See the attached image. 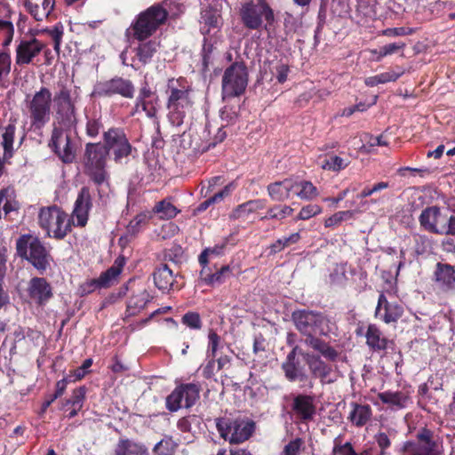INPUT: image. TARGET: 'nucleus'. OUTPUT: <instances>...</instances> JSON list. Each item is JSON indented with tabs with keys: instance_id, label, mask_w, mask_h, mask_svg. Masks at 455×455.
Here are the masks:
<instances>
[{
	"instance_id": "obj_1",
	"label": "nucleus",
	"mask_w": 455,
	"mask_h": 455,
	"mask_svg": "<svg viewBox=\"0 0 455 455\" xmlns=\"http://www.w3.org/2000/svg\"><path fill=\"white\" fill-rule=\"evenodd\" d=\"M165 94L169 122L174 126L182 125L194 106L190 83L182 76L168 79Z\"/></svg>"
},
{
	"instance_id": "obj_2",
	"label": "nucleus",
	"mask_w": 455,
	"mask_h": 455,
	"mask_svg": "<svg viewBox=\"0 0 455 455\" xmlns=\"http://www.w3.org/2000/svg\"><path fill=\"white\" fill-rule=\"evenodd\" d=\"M215 426L220 437L232 445L245 443L256 431V422L247 417H219Z\"/></svg>"
},
{
	"instance_id": "obj_3",
	"label": "nucleus",
	"mask_w": 455,
	"mask_h": 455,
	"mask_svg": "<svg viewBox=\"0 0 455 455\" xmlns=\"http://www.w3.org/2000/svg\"><path fill=\"white\" fill-rule=\"evenodd\" d=\"M37 222L46 236L56 240L64 239L72 231V220L56 204L39 209Z\"/></svg>"
},
{
	"instance_id": "obj_4",
	"label": "nucleus",
	"mask_w": 455,
	"mask_h": 455,
	"mask_svg": "<svg viewBox=\"0 0 455 455\" xmlns=\"http://www.w3.org/2000/svg\"><path fill=\"white\" fill-rule=\"evenodd\" d=\"M108 156V151L101 146V142L85 144L82 158L84 173L98 186L108 179L106 170Z\"/></svg>"
},
{
	"instance_id": "obj_5",
	"label": "nucleus",
	"mask_w": 455,
	"mask_h": 455,
	"mask_svg": "<svg viewBox=\"0 0 455 455\" xmlns=\"http://www.w3.org/2000/svg\"><path fill=\"white\" fill-rule=\"evenodd\" d=\"M52 101L55 109L54 124L76 126V99L73 96L71 85L68 84L67 80L57 82Z\"/></svg>"
},
{
	"instance_id": "obj_6",
	"label": "nucleus",
	"mask_w": 455,
	"mask_h": 455,
	"mask_svg": "<svg viewBox=\"0 0 455 455\" xmlns=\"http://www.w3.org/2000/svg\"><path fill=\"white\" fill-rule=\"evenodd\" d=\"M17 255L28 260L42 275L50 267L52 256L38 237L21 235L16 241Z\"/></svg>"
},
{
	"instance_id": "obj_7",
	"label": "nucleus",
	"mask_w": 455,
	"mask_h": 455,
	"mask_svg": "<svg viewBox=\"0 0 455 455\" xmlns=\"http://www.w3.org/2000/svg\"><path fill=\"white\" fill-rule=\"evenodd\" d=\"M168 15V12L159 4L141 12L131 25L133 38L145 41L165 23Z\"/></svg>"
},
{
	"instance_id": "obj_8",
	"label": "nucleus",
	"mask_w": 455,
	"mask_h": 455,
	"mask_svg": "<svg viewBox=\"0 0 455 455\" xmlns=\"http://www.w3.org/2000/svg\"><path fill=\"white\" fill-rule=\"evenodd\" d=\"M76 126H65L53 124L51 139L48 142L50 149L66 164L75 162L76 157V143L72 131Z\"/></svg>"
},
{
	"instance_id": "obj_9",
	"label": "nucleus",
	"mask_w": 455,
	"mask_h": 455,
	"mask_svg": "<svg viewBox=\"0 0 455 455\" xmlns=\"http://www.w3.org/2000/svg\"><path fill=\"white\" fill-rule=\"evenodd\" d=\"M52 102V94L44 86L36 92L31 100L27 102L30 131L40 132L49 123Z\"/></svg>"
},
{
	"instance_id": "obj_10",
	"label": "nucleus",
	"mask_w": 455,
	"mask_h": 455,
	"mask_svg": "<svg viewBox=\"0 0 455 455\" xmlns=\"http://www.w3.org/2000/svg\"><path fill=\"white\" fill-rule=\"evenodd\" d=\"M239 17L243 27L250 30L261 28L264 20L267 21L265 28L275 21L274 12L266 0H251L243 4Z\"/></svg>"
},
{
	"instance_id": "obj_11",
	"label": "nucleus",
	"mask_w": 455,
	"mask_h": 455,
	"mask_svg": "<svg viewBox=\"0 0 455 455\" xmlns=\"http://www.w3.org/2000/svg\"><path fill=\"white\" fill-rule=\"evenodd\" d=\"M173 390L165 397V408L170 412L180 409H190L200 399L202 387L198 381L178 382Z\"/></svg>"
},
{
	"instance_id": "obj_12",
	"label": "nucleus",
	"mask_w": 455,
	"mask_h": 455,
	"mask_svg": "<svg viewBox=\"0 0 455 455\" xmlns=\"http://www.w3.org/2000/svg\"><path fill=\"white\" fill-rule=\"evenodd\" d=\"M248 70L243 61H235L228 67L221 81L223 100L239 97L244 93L248 84Z\"/></svg>"
},
{
	"instance_id": "obj_13",
	"label": "nucleus",
	"mask_w": 455,
	"mask_h": 455,
	"mask_svg": "<svg viewBox=\"0 0 455 455\" xmlns=\"http://www.w3.org/2000/svg\"><path fill=\"white\" fill-rule=\"evenodd\" d=\"M291 320L296 329L305 338L308 335H327L325 329L328 325V320L321 312L313 310L299 309L291 314Z\"/></svg>"
},
{
	"instance_id": "obj_14",
	"label": "nucleus",
	"mask_w": 455,
	"mask_h": 455,
	"mask_svg": "<svg viewBox=\"0 0 455 455\" xmlns=\"http://www.w3.org/2000/svg\"><path fill=\"white\" fill-rule=\"evenodd\" d=\"M104 146L108 154L113 155L115 163L119 164L124 158L132 155L136 150L131 144L129 138L123 127H110L102 134Z\"/></svg>"
},
{
	"instance_id": "obj_15",
	"label": "nucleus",
	"mask_w": 455,
	"mask_h": 455,
	"mask_svg": "<svg viewBox=\"0 0 455 455\" xmlns=\"http://www.w3.org/2000/svg\"><path fill=\"white\" fill-rule=\"evenodd\" d=\"M402 455H442V445L434 431L421 427L416 434V440L406 441L401 448Z\"/></svg>"
},
{
	"instance_id": "obj_16",
	"label": "nucleus",
	"mask_w": 455,
	"mask_h": 455,
	"mask_svg": "<svg viewBox=\"0 0 455 455\" xmlns=\"http://www.w3.org/2000/svg\"><path fill=\"white\" fill-rule=\"evenodd\" d=\"M134 94L135 86L132 81L118 76L97 83L92 92L93 96L108 98L120 95L124 99H132Z\"/></svg>"
},
{
	"instance_id": "obj_17",
	"label": "nucleus",
	"mask_w": 455,
	"mask_h": 455,
	"mask_svg": "<svg viewBox=\"0 0 455 455\" xmlns=\"http://www.w3.org/2000/svg\"><path fill=\"white\" fill-rule=\"evenodd\" d=\"M46 44L34 36L21 38L15 50V63L18 66L31 64Z\"/></svg>"
},
{
	"instance_id": "obj_18",
	"label": "nucleus",
	"mask_w": 455,
	"mask_h": 455,
	"mask_svg": "<svg viewBox=\"0 0 455 455\" xmlns=\"http://www.w3.org/2000/svg\"><path fill=\"white\" fill-rule=\"evenodd\" d=\"M27 297L30 303L37 307L45 306L53 297L51 283L44 277L35 276L28 283Z\"/></svg>"
},
{
	"instance_id": "obj_19",
	"label": "nucleus",
	"mask_w": 455,
	"mask_h": 455,
	"mask_svg": "<svg viewBox=\"0 0 455 455\" xmlns=\"http://www.w3.org/2000/svg\"><path fill=\"white\" fill-rule=\"evenodd\" d=\"M17 118L11 117L8 124L0 128V176L3 174L4 163L14 155L13 142L16 133Z\"/></svg>"
},
{
	"instance_id": "obj_20",
	"label": "nucleus",
	"mask_w": 455,
	"mask_h": 455,
	"mask_svg": "<svg viewBox=\"0 0 455 455\" xmlns=\"http://www.w3.org/2000/svg\"><path fill=\"white\" fill-rule=\"evenodd\" d=\"M403 307L397 302H389L382 292L379 295L374 316L383 323H395L403 315Z\"/></svg>"
},
{
	"instance_id": "obj_21",
	"label": "nucleus",
	"mask_w": 455,
	"mask_h": 455,
	"mask_svg": "<svg viewBox=\"0 0 455 455\" xmlns=\"http://www.w3.org/2000/svg\"><path fill=\"white\" fill-rule=\"evenodd\" d=\"M179 276L174 275L172 270L167 264H161L153 273V280L156 287L163 293H169L171 291L180 290L183 283L178 280Z\"/></svg>"
},
{
	"instance_id": "obj_22",
	"label": "nucleus",
	"mask_w": 455,
	"mask_h": 455,
	"mask_svg": "<svg viewBox=\"0 0 455 455\" xmlns=\"http://www.w3.org/2000/svg\"><path fill=\"white\" fill-rule=\"evenodd\" d=\"M291 410L299 421L303 423L312 421L316 414L315 397L310 395H297L293 397Z\"/></svg>"
},
{
	"instance_id": "obj_23",
	"label": "nucleus",
	"mask_w": 455,
	"mask_h": 455,
	"mask_svg": "<svg viewBox=\"0 0 455 455\" xmlns=\"http://www.w3.org/2000/svg\"><path fill=\"white\" fill-rule=\"evenodd\" d=\"M157 102L158 96L156 92L151 89L147 81L142 83L135 100V108H141L147 116L153 118L157 114Z\"/></svg>"
},
{
	"instance_id": "obj_24",
	"label": "nucleus",
	"mask_w": 455,
	"mask_h": 455,
	"mask_svg": "<svg viewBox=\"0 0 455 455\" xmlns=\"http://www.w3.org/2000/svg\"><path fill=\"white\" fill-rule=\"evenodd\" d=\"M434 281L443 292H455V267L448 263L437 262L434 271Z\"/></svg>"
},
{
	"instance_id": "obj_25",
	"label": "nucleus",
	"mask_w": 455,
	"mask_h": 455,
	"mask_svg": "<svg viewBox=\"0 0 455 455\" xmlns=\"http://www.w3.org/2000/svg\"><path fill=\"white\" fill-rule=\"evenodd\" d=\"M92 207V197L90 188L83 187L75 202L73 216L76 219V226L85 227L89 219V212Z\"/></svg>"
},
{
	"instance_id": "obj_26",
	"label": "nucleus",
	"mask_w": 455,
	"mask_h": 455,
	"mask_svg": "<svg viewBox=\"0 0 455 455\" xmlns=\"http://www.w3.org/2000/svg\"><path fill=\"white\" fill-rule=\"evenodd\" d=\"M377 397L393 411L403 410L411 403L410 393L405 390H387L378 393Z\"/></svg>"
},
{
	"instance_id": "obj_27",
	"label": "nucleus",
	"mask_w": 455,
	"mask_h": 455,
	"mask_svg": "<svg viewBox=\"0 0 455 455\" xmlns=\"http://www.w3.org/2000/svg\"><path fill=\"white\" fill-rule=\"evenodd\" d=\"M13 12L6 4H0V36L3 37L2 46L9 47L14 36V25L12 20Z\"/></svg>"
},
{
	"instance_id": "obj_28",
	"label": "nucleus",
	"mask_w": 455,
	"mask_h": 455,
	"mask_svg": "<svg viewBox=\"0 0 455 455\" xmlns=\"http://www.w3.org/2000/svg\"><path fill=\"white\" fill-rule=\"evenodd\" d=\"M299 354L303 356L314 378L323 380L331 374V366L325 363L319 355L307 352H299Z\"/></svg>"
},
{
	"instance_id": "obj_29",
	"label": "nucleus",
	"mask_w": 455,
	"mask_h": 455,
	"mask_svg": "<svg viewBox=\"0 0 455 455\" xmlns=\"http://www.w3.org/2000/svg\"><path fill=\"white\" fill-rule=\"evenodd\" d=\"M364 336L366 345L373 352L385 351L387 349L389 344L393 343L383 334L380 328L375 323L368 324Z\"/></svg>"
},
{
	"instance_id": "obj_30",
	"label": "nucleus",
	"mask_w": 455,
	"mask_h": 455,
	"mask_svg": "<svg viewBox=\"0 0 455 455\" xmlns=\"http://www.w3.org/2000/svg\"><path fill=\"white\" fill-rule=\"evenodd\" d=\"M319 335H308L303 339L306 346L312 348L314 351L318 352L320 356H323L330 362L337 361L339 352L330 345L329 342L320 339Z\"/></svg>"
},
{
	"instance_id": "obj_31",
	"label": "nucleus",
	"mask_w": 455,
	"mask_h": 455,
	"mask_svg": "<svg viewBox=\"0 0 455 455\" xmlns=\"http://www.w3.org/2000/svg\"><path fill=\"white\" fill-rule=\"evenodd\" d=\"M113 455H149V451L141 442L121 437L115 445Z\"/></svg>"
},
{
	"instance_id": "obj_32",
	"label": "nucleus",
	"mask_w": 455,
	"mask_h": 455,
	"mask_svg": "<svg viewBox=\"0 0 455 455\" xmlns=\"http://www.w3.org/2000/svg\"><path fill=\"white\" fill-rule=\"evenodd\" d=\"M440 216L441 211L438 206H429L421 212L419 221L423 229L433 234H443L447 227H443L442 229L438 228L437 222Z\"/></svg>"
},
{
	"instance_id": "obj_33",
	"label": "nucleus",
	"mask_w": 455,
	"mask_h": 455,
	"mask_svg": "<svg viewBox=\"0 0 455 455\" xmlns=\"http://www.w3.org/2000/svg\"><path fill=\"white\" fill-rule=\"evenodd\" d=\"M269 197L275 202H284L293 194V179L287 178L280 181L271 182L267 186Z\"/></svg>"
},
{
	"instance_id": "obj_34",
	"label": "nucleus",
	"mask_w": 455,
	"mask_h": 455,
	"mask_svg": "<svg viewBox=\"0 0 455 455\" xmlns=\"http://www.w3.org/2000/svg\"><path fill=\"white\" fill-rule=\"evenodd\" d=\"M125 263V257L120 255L115 259L110 267L100 275L98 278L103 289L110 288L118 282L119 275L123 272Z\"/></svg>"
},
{
	"instance_id": "obj_35",
	"label": "nucleus",
	"mask_w": 455,
	"mask_h": 455,
	"mask_svg": "<svg viewBox=\"0 0 455 455\" xmlns=\"http://www.w3.org/2000/svg\"><path fill=\"white\" fill-rule=\"evenodd\" d=\"M290 72V67L287 63L282 60H273L265 61L263 65L262 74L264 76L270 75V80L272 81L275 77L279 84L286 82L288 74Z\"/></svg>"
},
{
	"instance_id": "obj_36",
	"label": "nucleus",
	"mask_w": 455,
	"mask_h": 455,
	"mask_svg": "<svg viewBox=\"0 0 455 455\" xmlns=\"http://www.w3.org/2000/svg\"><path fill=\"white\" fill-rule=\"evenodd\" d=\"M233 267L230 265H224L214 273L202 269L200 278L206 285L215 287L223 284L232 275Z\"/></svg>"
},
{
	"instance_id": "obj_37",
	"label": "nucleus",
	"mask_w": 455,
	"mask_h": 455,
	"mask_svg": "<svg viewBox=\"0 0 455 455\" xmlns=\"http://www.w3.org/2000/svg\"><path fill=\"white\" fill-rule=\"evenodd\" d=\"M282 370L290 382H306L308 379V375L299 359L285 358V361L282 363Z\"/></svg>"
},
{
	"instance_id": "obj_38",
	"label": "nucleus",
	"mask_w": 455,
	"mask_h": 455,
	"mask_svg": "<svg viewBox=\"0 0 455 455\" xmlns=\"http://www.w3.org/2000/svg\"><path fill=\"white\" fill-rule=\"evenodd\" d=\"M25 5L34 19L40 21L51 14L54 0H26Z\"/></svg>"
},
{
	"instance_id": "obj_39",
	"label": "nucleus",
	"mask_w": 455,
	"mask_h": 455,
	"mask_svg": "<svg viewBox=\"0 0 455 455\" xmlns=\"http://www.w3.org/2000/svg\"><path fill=\"white\" fill-rule=\"evenodd\" d=\"M352 411L348 419L357 427L365 426L372 416V410L369 404H359L352 403Z\"/></svg>"
},
{
	"instance_id": "obj_40",
	"label": "nucleus",
	"mask_w": 455,
	"mask_h": 455,
	"mask_svg": "<svg viewBox=\"0 0 455 455\" xmlns=\"http://www.w3.org/2000/svg\"><path fill=\"white\" fill-rule=\"evenodd\" d=\"M267 207L266 199H252L237 205L233 212L234 219H246L250 214Z\"/></svg>"
},
{
	"instance_id": "obj_41",
	"label": "nucleus",
	"mask_w": 455,
	"mask_h": 455,
	"mask_svg": "<svg viewBox=\"0 0 455 455\" xmlns=\"http://www.w3.org/2000/svg\"><path fill=\"white\" fill-rule=\"evenodd\" d=\"M201 20L204 27L201 28V33L209 34L211 28H216L220 26L221 16L216 9L207 6L201 11Z\"/></svg>"
},
{
	"instance_id": "obj_42",
	"label": "nucleus",
	"mask_w": 455,
	"mask_h": 455,
	"mask_svg": "<svg viewBox=\"0 0 455 455\" xmlns=\"http://www.w3.org/2000/svg\"><path fill=\"white\" fill-rule=\"evenodd\" d=\"M293 195L301 200L311 201L319 195L317 188L308 180H293Z\"/></svg>"
},
{
	"instance_id": "obj_43",
	"label": "nucleus",
	"mask_w": 455,
	"mask_h": 455,
	"mask_svg": "<svg viewBox=\"0 0 455 455\" xmlns=\"http://www.w3.org/2000/svg\"><path fill=\"white\" fill-rule=\"evenodd\" d=\"M159 44L155 40H149L145 43H141L135 49V56L139 62L145 66L151 62L153 56L157 52Z\"/></svg>"
},
{
	"instance_id": "obj_44",
	"label": "nucleus",
	"mask_w": 455,
	"mask_h": 455,
	"mask_svg": "<svg viewBox=\"0 0 455 455\" xmlns=\"http://www.w3.org/2000/svg\"><path fill=\"white\" fill-rule=\"evenodd\" d=\"M217 41L212 38H204L202 49V72L209 71L210 66L213 63L217 52Z\"/></svg>"
},
{
	"instance_id": "obj_45",
	"label": "nucleus",
	"mask_w": 455,
	"mask_h": 455,
	"mask_svg": "<svg viewBox=\"0 0 455 455\" xmlns=\"http://www.w3.org/2000/svg\"><path fill=\"white\" fill-rule=\"evenodd\" d=\"M293 211L294 210L287 204H273L267 209L266 214L260 218V220H276L281 221L291 216Z\"/></svg>"
},
{
	"instance_id": "obj_46",
	"label": "nucleus",
	"mask_w": 455,
	"mask_h": 455,
	"mask_svg": "<svg viewBox=\"0 0 455 455\" xmlns=\"http://www.w3.org/2000/svg\"><path fill=\"white\" fill-rule=\"evenodd\" d=\"M349 161L334 154H328L322 162L321 167L323 170L339 172L347 167Z\"/></svg>"
},
{
	"instance_id": "obj_47",
	"label": "nucleus",
	"mask_w": 455,
	"mask_h": 455,
	"mask_svg": "<svg viewBox=\"0 0 455 455\" xmlns=\"http://www.w3.org/2000/svg\"><path fill=\"white\" fill-rule=\"evenodd\" d=\"M178 448V443L172 435H164L158 443L155 444L152 451L155 455H174Z\"/></svg>"
},
{
	"instance_id": "obj_48",
	"label": "nucleus",
	"mask_w": 455,
	"mask_h": 455,
	"mask_svg": "<svg viewBox=\"0 0 455 455\" xmlns=\"http://www.w3.org/2000/svg\"><path fill=\"white\" fill-rule=\"evenodd\" d=\"M153 212L159 215L160 219L171 220L177 216L180 210L176 208L169 200L164 199L156 204Z\"/></svg>"
},
{
	"instance_id": "obj_49",
	"label": "nucleus",
	"mask_w": 455,
	"mask_h": 455,
	"mask_svg": "<svg viewBox=\"0 0 455 455\" xmlns=\"http://www.w3.org/2000/svg\"><path fill=\"white\" fill-rule=\"evenodd\" d=\"M148 293L145 289L139 291L138 294L132 296L127 303V311L131 315H135L140 309L144 308L148 302Z\"/></svg>"
},
{
	"instance_id": "obj_50",
	"label": "nucleus",
	"mask_w": 455,
	"mask_h": 455,
	"mask_svg": "<svg viewBox=\"0 0 455 455\" xmlns=\"http://www.w3.org/2000/svg\"><path fill=\"white\" fill-rule=\"evenodd\" d=\"M299 240L300 235L299 232L292 233L289 236L279 238L275 243L270 244V253L276 254L282 251L284 248L290 246L291 244L297 243Z\"/></svg>"
},
{
	"instance_id": "obj_51",
	"label": "nucleus",
	"mask_w": 455,
	"mask_h": 455,
	"mask_svg": "<svg viewBox=\"0 0 455 455\" xmlns=\"http://www.w3.org/2000/svg\"><path fill=\"white\" fill-rule=\"evenodd\" d=\"M102 128L103 123L100 116L87 117L85 133L88 137L92 139L98 137Z\"/></svg>"
},
{
	"instance_id": "obj_52",
	"label": "nucleus",
	"mask_w": 455,
	"mask_h": 455,
	"mask_svg": "<svg viewBox=\"0 0 455 455\" xmlns=\"http://www.w3.org/2000/svg\"><path fill=\"white\" fill-rule=\"evenodd\" d=\"M396 435L395 429H388L387 432L379 431L374 435V440L380 450H387L391 447V440Z\"/></svg>"
},
{
	"instance_id": "obj_53",
	"label": "nucleus",
	"mask_w": 455,
	"mask_h": 455,
	"mask_svg": "<svg viewBox=\"0 0 455 455\" xmlns=\"http://www.w3.org/2000/svg\"><path fill=\"white\" fill-rule=\"evenodd\" d=\"M399 76L395 73L385 72L376 76H369L365 79V84L370 87L376 86L379 84L394 82L398 79Z\"/></svg>"
},
{
	"instance_id": "obj_54",
	"label": "nucleus",
	"mask_w": 455,
	"mask_h": 455,
	"mask_svg": "<svg viewBox=\"0 0 455 455\" xmlns=\"http://www.w3.org/2000/svg\"><path fill=\"white\" fill-rule=\"evenodd\" d=\"M181 323L191 330H201L203 327L199 313L194 311H188L184 314L181 317Z\"/></svg>"
},
{
	"instance_id": "obj_55",
	"label": "nucleus",
	"mask_w": 455,
	"mask_h": 455,
	"mask_svg": "<svg viewBox=\"0 0 455 455\" xmlns=\"http://www.w3.org/2000/svg\"><path fill=\"white\" fill-rule=\"evenodd\" d=\"M86 393L85 386L75 388L70 398L68 399V403H71V406H75L76 409H82L86 399Z\"/></svg>"
},
{
	"instance_id": "obj_56",
	"label": "nucleus",
	"mask_w": 455,
	"mask_h": 455,
	"mask_svg": "<svg viewBox=\"0 0 455 455\" xmlns=\"http://www.w3.org/2000/svg\"><path fill=\"white\" fill-rule=\"evenodd\" d=\"M333 443L331 455H356V451L351 443L347 442L342 444L339 437L335 438Z\"/></svg>"
},
{
	"instance_id": "obj_57",
	"label": "nucleus",
	"mask_w": 455,
	"mask_h": 455,
	"mask_svg": "<svg viewBox=\"0 0 455 455\" xmlns=\"http://www.w3.org/2000/svg\"><path fill=\"white\" fill-rule=\"evenodd\" d=\"M405 47V44L402 42L392 43L388 44H385L381 46L379 51H374L375 53H378L377 60H380L383 57L387 55L394 54L401 50H403Z\"/></svg>"
},
{
	"instance_id": "obj_58",
	"label": "nucleus",
	"mask_w": 455,
	"mask_h": 455,
	"mask_svg": "<svg viewBox=\"0 0 455 455\" xmlns=\"http://www.w3.org/2000/svg\"><path fill=\"white\" fill-rule=\"evenodd\" d=\"M322 212V207L318 204H307L301 208L296 217V220H307Z\"/></svg>"
},
{
	"instance_id": "obj_59",
	"label": "nucleus",
	"mask_w": 455,
	"mask_h": 455,
	"mask_svg": "<svg viewBox=\"0 0 455 455\" xmlns=\"http://www.w3.org/2000/svg\"><path fill=\"white\" fill-rule=\"evenodd\" d=\"M353 212L351 211H340L324 220L325 228H331L339 225L342 221L351 218Z\"/></svg>"
},
{
	"instance_id": "obj_60",
	"label": "nucleus",
	"mask_w": 455,
	"mask_h": 455,
	"mask_svg": "<svg viewBox=\"0 0 455 455\" xmlns=\"http://www.w3.org/2000/svg\"><path fill=\"white\" fill-rule=\"evenodd\" d=\"M148 218L146 213L137 214L127 226V230L131 235H135L140 231L142 226L148 223Z\"/></svg>"
},
{
	"instance_id": "obj_61",
	"label": "nucleus",
	"mask_w": 455,
	"mask_h": 455,
	"mask_svg": "<svg viewBox=\"0 0 455 455\" xmlns=\"http://www.w3.org/2000/svg\"><path fill=\"white\" fill-rule=\"evenodd\" d=\"M103 289L99 278L87 279L79 285L78 291L81 296H87L96 290Z\"/></svg>"
},
{
	"instance_id": "obj_62",
	"label": "nucleus",
	"mask_w": 455,
	"mask_h": 455,
	"mask_svg": "<svg viewBox=\"0 0 455 455\" xmlns=\"http://www.w3.org/2000/svg\"><path fill=\"white\" fill-rule=\"evenodd\" d=\"M47 33L50 35L52 39L53 40L54 51L57 54L60 53V44L63 37V26L60 23L56 24L52 28L47 29Z\"/></svg>"
},
{
	"instance_id": "obj_63",
	"label": "nucleus",
	"mask_w": 455,
	"mask_h": 455,
	"mask_svg": "<svg viewBox=\"0 0 455 455\" xmlns=\"http://www.w3.org/2000/svg\"><path fill=\"white\" fill-rule=\"evenodd\" d=\"M208 349H207V356H211L215 358L217 355V351L220 343V337L218 333L211 329L208 334Z\"/></svg>"
},
{
	"instance_id": "obj_64",
	"label": "nucleus",
	"mask_w": 455,
	"mask_h": 455,
	"mask_svg": "<svg viewBox=\"0 0 455 455\" xmlns=\"http://www.w3.org/2000/svg\"><path fill=\"white\" fill-rule=\"evenodd\" d=\"M303 444V440L299 437H297L291 441H290L283 448V455H299V452Z\"/></svg>"
}]
</instances>
